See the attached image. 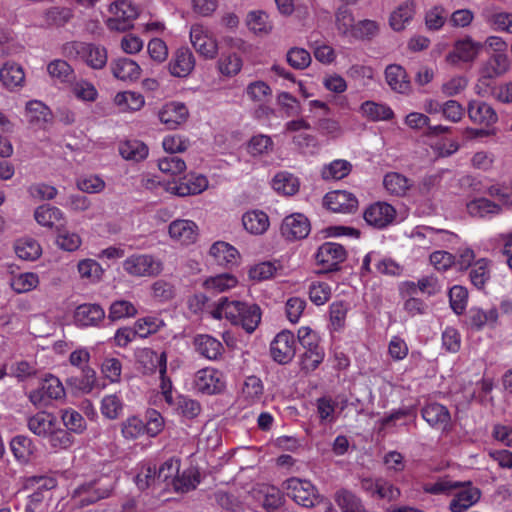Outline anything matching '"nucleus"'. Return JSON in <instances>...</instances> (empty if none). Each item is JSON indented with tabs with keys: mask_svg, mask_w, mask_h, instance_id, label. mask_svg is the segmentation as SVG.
Listing matches in <instances>:
<instances>
[{
	"mask_svg": "<svg viewBox=\"0 0 512 512\" xmlns=\"http://www.w3.org/2000/svg\"><path fill=\"white\" fill-rule=\"evenodd\" d=\"M213 319H227L231 324L241 326L247 333H253L262 318L261 308L255 303L230 301L221 297L216 306L210 311Z\"/></svg>",
	"mask_w": 512,
	"mask_h": 512,
	"instance_id": "nucleus-1",
	"label": "nucleus"
},
{
	"mask_svg": "<svg viewBox=\"0 0 512 512\" xmlns=\"http://www.w3.org/2000/svg\"><path fill=\"white\" fill-rule=\"evenodd\" d=\"M58 481L52 476H31L23 485V489L31 491L26 497L24 512H46L53 501L54 490Z\"/></svg>",
	"mask_w": 512,
	"mask_h": 512,
	"instance_id": "nucleus-2",
	"label": "nucleus"
},
{
	"mask_svg": "<svg viewBox=\"0 0 512 512\" xmlns=\"http://www.w3.org/2000/svg\"><path fill=\"white\" fill-rule=\"evenodd\" d=\"M63 54L75 61H80L94 70L103 69L108 60L107 50L104 46L83 42L71 41L63 46Z\"/></svg>",
	"mask_w": 512,
	"mask_h": 512,
	"instance_id": "nucleus-3",
	"label": "nucleus"
},
{
	"mask_svg": "<svg viewBox=\"0 0 512 512\" xmlns=\"http://www.w3.org/2000/svg\"><path fill=\"white\" fill-rule=\"evenodd\" d=\"M297 338L304 349L300 355V368L309 373L315 371L324 361L325 350L320 345L319 335L308 326H302L298 329Z\"/></svg>",
	"mask_w": 512,
	"mask_h": 512,
	"instance_id": "nucleus-4",
	"label": "nucleus"
},
{
	"mask_svg": "<svg viewBox=\"0 0 512 512\" xmlns=\"http://www.w3.org/2000/svg\"><path fill=\"white\" fill-rule=\"evenodd\" d=\"M282 489L289 498L304 508H312L321 501L318 489L310 480L290 477L282 483Z\"/></svg>",
	"mask_w": 512,
	"mask_h": 512,
	"instance_id": "nucleus-5",
	"label": "nucleus"
},
{
	"mask_svg": "<svg viewBox=\"0 0 512 512\" xmlns=\"http://www.w3.org/2000/svg\"><path fill=\"white\" fill-rule=\"evenodd\" d=\"M89 360L90 353L85 348L76 349L69 356L71 365L79 368L81 374L70 377L68 383L83 393L91 392L96 384V372L88 366Z\"/></svg>",
	"mask_w": 512,
	"mask_h": 512,
	"instance_id": "nucleus-6",
	"label": "nucleus"
},
{
	"mask_svg": "<svg viewBox=\"0 0 512 512\" xmlns=\"http://www.w3.org/2000/svg\"><path fill=\"white\" fill-rule=\"evenodd\" d=\"M103 481L104 478L100 477L78 485L71 494L74 505L83 508L107 498L112 488Z\"/></svg>",
	"mask_w": 512,
	"mask_h": 512,
	"instance_id": "nucleus-7",
	"label": "nucleus"
},
{
	"mask_svg": "<svg viewBox=\"0 0 512 512\" xmlns=\"http://www.w3.org/2000/svg\"><path fill=\"white\" fill-rule=\"evenodd\" d=\"M122 265L124 271L133 277H155L163 271L162 261L152 254H132Z\"/></svg>",
	"mask_w": 512,
	"mask_h": 512,
	"instance_id": "nucleus-8",
	"label": "nucleus"
},
{
	"mask_svg": "<svg viewBox=\"0 0 512 512\" xmlns=\"http://www.w3.org/2000/svg\"><path fill=\"white\" fill-rule=\"evenodd\" d=\"M65 397V389L62 382L49 374L40 383V386L31 390L28 394L30 402L37 408L48 407L53 400Z\"/></svg>",
	"mask_w": 512,
	"mask_h": 512,
	"instance_id": "nucleus-9",
	"label": "nucleus"
},
{
	"mask_svg": "<svg viewBox=\"0 0 512 512\" xmlns=\"http://www.w3.org/2000/svg\"><path fill=\"white\" fill-rule=\"evenodd\" d=\"M193 386L200 394L216 395L225 389V376L222 371L216 368L205 367L195 373Z\"/></svg>",
	"mask_w": 512,
	"mask_h": 512,
	"instance_id": "nucleus-10",
	"label": "nucleus"
},
{
	"mask_svg": "<svg viewBox=\"0 0 512 512\" xmlns=\"http://www.w3.org/2000/svg\"><path fill=\"white\" fill-rule=\"evenodd\" d=\"M112 17L107 20L110 30L127 31L133 27V21L138 16V9L126 0L116 1L110 5Z\"/></svg>",
	"mask_w": 512,
	"mask_h": 512,
	"instance_id": "nucleus-11",
	"label": "nucleus"
},
{
	"mask_svg": "<svg viewBox=\"0 0 512 512\" xmlns=\"http://www.w3.org/2000/svg\"><path fill=\"white\" fill-rule=\"evenodd\" d=\"M296 354V340L289 330L279 332L270 343V356L278 364L290 363Z\"/></svg>",
	"mask_w": 512,
	"mask_h": 512,
	"instance_id": "nucleus-12",
	"label": "nucleus"
},
{
	"mask_svg": "<svg viewBox=\"0 0 512 512\" xmlns=\"http://www.w3.org/2000/svg\"><path fill=\"white\" fill-rule=\"evenodd\" d=\"M347 257L346 249L343 245L334 242H325L315 254L316 262L325 272L339 270L340 264Z\"/></svg>",
	"mask_w": 512,
	"mask_h": 512,
	"instance_id": "nucleus-13",
	"label": "nucleus"
},
{
	"mask_svg": "<svg viewBox=\"0 0 512 512\" xmlns=\"http://www.w3.org/2000/svg\"><path fill=\"white\" fill-rule=\"evenodd\" d=\"M208 187V180L202 174L189 173L177 181L168 183L166 190L174 195L185 197L202 193Z\"/></svg>",
	"mask_w": 512,
	"mask_h": 512,
	"instance_id": "nucleus-14",
	"label": "nucleus"
},
{
	"mask_svg": "<svg viewBox=\"0 0 512 512\" xmlns=\"http://www.w3.org/2000/svg\"><path fill=\"white\" fill-rule=\"evenodd\" d=\"M190 41L194 49L206 59H214L218 53V44L209 30L202 24H193L190 28Z\"/></svg>",
	"mask_w": 512,
	"mask_h": 512,
	"instance_id": "nucleus-15",
	"label": "nucleus"
},
{
	"mask_svg": "<svg viewBox=\"0 0 512 512\" xmlns=\"http://www.w3.org/2000/svg\"><path fill=\"white\" fill-rule=\"evenodd\" d=\"M363 217L368 225L384 229L394 222L396 210L387 202H375L365 209Z\"/></svg>",
	"mask_w": 512,
	"mask_h": 512,
	"instance_id": "nucleus-16",
	"label": "nucleus"
},
{
	"mask_svg": "<svg viewBox=\"0 0 512 512\" xmlns=\"http://www.w3.org/2000/svg\"><path fill=\"white\" fill-rule=\"evenodd\" d=\"M310 230L311 225L308 218L301 213L286 216L280 227L282 236L289 241L306 238Z\"/></svg>",
	"mask_w": 512,
	"mask_h": 512,
	"instance_id": "nucleus-17",
	"label": "nucleus"
},
{
	"mask_svg": "<svg viewBox=\"0 0 512 512\" xmlns=\"http://www.w3.org/2000/svg\"><path fill=\"white\" fill-rule=\"evenodd\" d=\"M137 363L145 375H152L159 371L164 374L167 371V353L158 354L152 348H143L136 355Z\"/></svg>",
	"mask_w": 512,
	"mask_h": 512,
	"instance_id": "nucleus-18",
	"label": "nucleus"
},
{
	"mask_svg": "<svg viewBox=\"0 0 512 512\" xmlns=\"http://www.w3.org/2000/svg\"><path fill=\"white\" fill-rule=\"evenodd\" d=\"M482 48V44L466 36L454 43L453 50L446 56V61L452 65L459 62H472Z\"/></svg>",
	"mask_w": 512,
	"mask_h": 512,
	"instance_id": "nucleus-19",
	"label": "nucleus"
},
{
	"mask_svg": "<svg viewBox=\"0 0 512 512\" xmlns=\"http://www.w3.org/2000/svg\"><path fill=\"white\" fill-rule=\"evenodd\" d=\"M421 416L433 429L447 431L450 426V412L440 403L427 402L421 409Z\"/></svg>",
	"mask_w": 512,
	"mask_h": 512,
	"instance_id": "nucleus-20",
	"label": "nucleus"
},
{
	"mask_svg": "<svg viewBox=\"0 0 512 512\" xmlns=\"http://www.w3.org/2000/svg\"><path fill=\"white\" fill-rule=\"evenodd\" d=\"M324 205L333 212L352 213L358 207V200L351 192L336 190L325 195Z\"/></svg>",
	"mask_w": 512,
	"mask_h": 512,
	"instance_id": "nucleus-21",
	"label": "nucleus"
},
{
	"mask_svg": "<svg viewBox=\"0 0 512 512\" xmlns=\"http://www.w3.org/2000/svg\"><path fill=\"white\" fill-rule=\"evenodd\" d=\"M195 67V57L188 47H180L172 55L168 69L172 76L185 78Z\"/></svg>",
	"mask_w": 512,
	"mask_h": 512,
	"instance_id": "nucleus-22",
	"label": "nucleus"
},
{
	"mask_svg": "<svg viewBox=\"0 0 512 512\" xmlns=\"http://www.w3.org/2000/svg\"><path fill=\"white\" fill-rule=\"evenodd\" d=\"M498 318L499 313L496 307L488 310L471 307L466 314V324L474 331H482L486 326L494 328Z\"/></svg>",
	"mask_w": 512,
	"mask_h": 512,
	"instance_id": "nucleus-23",
	"label": "nucleus"
},
{
	"mask_svg": "<svg viewBox=\"0 0 512 512\" xmlns=\"http://www.w3.org/2000/svg\"><path fill=\"white\" fill-rule=\"evenodd\" d=\"M467 113L469 119L477 125L490 127L498 121L495 109L481 100H471L468 103Z\"/></svg>",
	"mask_w": 512,
	"mask_h": 512,
	"instance_id": "nucleus-24",
	"label": "nucleus"
},
{
	"mask_svg": "<svg viewBox=\"0 0 512 512\" xmlns=\"http://www.w3.org/2000/svg\"><path fill=\"white\" fill-rule=\"evenodd\" d=\"M158 116L161 123L168 129H176L186 122L189 111L184 103L172 101L163 105Z\"/></svg>",
	"mask_w": 512,
	"mask_h": 512,
	"instance_id": "nucleus-25",
	"label": "nucleus"
},
{
	"mask_svg": "<svg viewBox=\"0 0 512 512\" xmlns=\"http://www.w3.org/2000/svg\"><path fill=\"white\" fill-rule=\"evenodd\" d=\"M168 232L173 240L183 245H190L198 237V226L191 220L177 219L170 223Z\"/></svg>",
	"mask_w": 512,
	"mask_h": 512,
	"instance_id": "nucleus-26",
	"label": "nucleus"
},
{
	"mask_svg": "<svg viewBox=\"0 0 512 512\" xmlns=\"http://www.w3.org/2000/svg\"><path fill=\"white\" fill-rule=\"evenodd\" d=\"M193 344L197 353L211 361L219 360L225 351L223 344L208 334L196 335Z\"/></svg>",
	"mask_w": 512,
	"mask_h": 512,
	"instance_id": "nucleus-27",
	"label": "nucleus"
},
{
	"mask_svg": "<svg viewBox=\"0 0 512 512\" xmlns=\"http://www.w3.org/2000/svg\"><path fill=\"white\" fill-rule=\"evenodd\" d=\"M57 418L47 411H39L27 420L28 429L39 437L46 438L57 425Z\"/></svg>",
	"mask_w": 512,
	"mask_h": 512,
	"instance_id": "nucleus-28",
	"label": "nucleus"
},
{
	"mask_svg": "<svg viewBox=\"0 0 512 512\" xmlns=\"http://www.w3.org/2000/svg\"><path fill=\"white\" fill-rule=\"evenodd\" d=\"M359 112L371 122L390 121L395 116L389 105L371 100L364 101L360 105Z\"/></svg>",
	"mask_w": 512,
	"mask_h": 512,
	"instance_id": "nucleus-29",
	"label": "nucleus"
},
{
	"mask_svg": "<svg viewBox=\"0 0 512 512\" xmlns=\"http://www.w3.org/2000/svg\"><path fill=\"white\" fill-rule=\"evenodd\" d=\"M105 317L104 309L98 304L79 305L74 314L75 322L79 326H95Z\"/></svg>",
	"mask_w": 512,
	"mask_h": 512,
	"instance_id": "nucleus-30",
	"label": "nucleus"
},
{
	"mask_svg": "<svg viewBox=\"0 0 512 512\" xmlns=\"http://www.w3.org/2000/svg\"><path fill=\"white\" fill-rule=\"evenodd\" d=\"M209 254L214 258L218 265L227 267L236 265L240 256L235 247L224 241L215 242L211 246Z\"/></svg>",
	"mask_w": 512,
	"mask_h": 512,
	"instance_id": "nucleus-31",
	"label": "nucleus"
},
{
	"mask_svg": "<svg viewBox=\"0 0 512 512\" xmlns=\"http://www.w3.org/2000/svg\"><path fill=\"white\" fill-rule=\"evenodd\" d=\"M111 70L114 77L122 81H135L141 75L138 63L126 57L114 60L111 63Z\"/></svg>",
	"mask_w": 512,
	"mask_h": 512,
	"instance_id": "nucleus-32",
	"label": "nucleus"
},
{
	"mask_svg": "<svg viewBox=\"0 0 512 512\" xmlns=\"http://www.w3.org/2000/svg\"><path fill=\"white\" fill-rule=\"evenodd\" d=\"M34 218L37 223L44 227H64V216L62 211L49 204L39 206L34 212Z\"/></svg>",
	"mask_w": 512,
	"mask_h": 512,
	"instance_id": "nucleus-33",
	"label": "nucleus"
},
{
	"mask_svg": "<svg viewBox=\"0 0 512 512\" xmlns=\"http://www.w3.org/2000/svg\"><path fill=\"white\" fill-rule=\"evenodd\" d=\"M443 234L450 236L445 229L419 225L412 230L411 237L421 248L430 249L433 245H439V237Z\"/></svg>",
	"mask_w": 512,
	"mask_h": 512,
	"instance_id": "nucleus-34",
	"label": "nucleus"
},
{
	"mask_svg": "<svg viewBox=\"0 0 512 512\" xmlns=\"http://www.w3.org/2000/svg\"><path fill=\"white\" fill-rule=\"evenodd\" d=\"M0 80L10 91L23 86L25 74L22 67L16 63H5L0 69Z\"/></svg>",
	"mask_w": 512,
	"mask_h": 512,
	"instance_id": "nucleus-35",
	"label": "nucleus"
},
{
	"mask_svg": "<svg viewBox=\"0 0 512 512\" xmlns=\"http://www.w3.org/2000/svg\"><path fill=\"white\" fill-rule=\"evenodd\" d=\"M510 67V59L506 53H493L482 67V75L495 78L505 74Z\"/></svg>",
	"mask_w": 512,
	"mask_h": 512,
	"instance_id": "nucleus-36",
	"label": "nucleus"
},
{
	"mask_svg": "<svg viewBox=\"0 0 512 512\" xmlns=\"http://www.w3.org/2000/svg\"><path fill=\"white\" fill-rule=\"evenodd\" d=\"M415 14V3L411 0L403 2L394 10L389 19L391 28L394 31L403 30L407 24L413 19Z\"/></svg>",
	"mask_w": 512,
	"mask_h": 512,
	"instance_id": "nucleus-37",
	"label": "nucleus"
},
{
	"mask_svg": "<svg viewBox=\"0 0 512 512\" xmlns=\"http://www.w3.org/2000/svg\"><path fill=\"white\" fill-rule=\"evenodd\" d=\"M385 78L390 88L398 93H405L410 87L406 71L400 65H388L385 69Z\"/></svg>",
	"mask_w": 512,
	"mask_h": 512,
	"instance_id": "nucleus-38",
	"label": "nucleus"
},
{
	"mask_svg": "<svg viewBox=\"0 0 512 512\" xmlns=\"http://www.w3.org/2000/svg\"><path fill=\"white\" fill-rule=\"evenodd\" d=\"M272 187L278 193L291 196L299 191L300 182L299 179L292 173L282 171L273 177Z\"/></svg>",
	"mask_w": 512,
	"mask_h": 512,
	"instance_id": "nucleus-39",
	"label": "nucleus"
},
{
	"mask_svg": "<svg viewBox=\"0 0 512 512\" xmlns=\"http://www.w3.org/2000/svg\"><path fill=\"white\" fill-rule=\"evenodd\" d=\"M242 223L249 233L259 235L269 227V218L263 211H249L242 216Z\"/></svg>",
	"mask_w": 512,
	"mask_h": 512,
	"instance_id": "nucleus-40",
	"label": "nucleus"
},
{
	"mask_svg": "<svg viewBox=\"0 0 512 512\" xmlns=\"http://www.w3.org/2000/svg\"><path fill=\"white\" fill-rule=\"evenodd\" d=\"M10 449L20 463H28L34 452L35 446L28 436L16 435L10 441Z\"/></svg>",
	"mask_w": 512,
	"mask_h": 512,
	"instance_id": "nucleus-41",
	"label": "nucleus"
},
{
	"mask_svg": "<svg viewBox=\"0 0 512 512\" xmlns=\"http://www.w3.org/2000/svg\"><path fill=\"white\" fill-rule=\"evenodd\" d=\"M490 264L491 261L482 258L475 261L473 266L470 268V281L472 285L478 290L484 289L486 283L491 278Z\"/></svg>",
	"mask_w": 512,
	"mask_h": 512,
	"instance_id": "nucleus-42",
	"label": "nucleus"
},
{
	"mask_svg": "<svg viewBox=\"0 0 512 512\" xmlns=\"http://www.w3.org/2000/svg\"><path fill=\"white\" fill-rule=\"evenodd\" d=\"M480 498L477 488H468L458 492L450 502L451 512H464L474 505Z\"/></svg>",
	"mask_w": 512,
	"mask_h": 512,
	"instance_id": "nucleus-43",
	"label": "nucleus"
},
{
	"mask_svg": "<svg viewBox=\"0 0 512 512\" xmlns=\"http://www.w3.org/2000/svg\"><path fill=\"white\" fill-rule=\"evenodd\" d=\"M352 171V164L344 159H336L325 165L321 170L324 180H341Z\"/></svg>",
	"mask_w": 512,
	"mask_h": 512,
	"instance_id": "nucleus-44",
	"label": "nucleus"
},
{
	"mask_svg": "<svg viewBox=\"0 0 512 512\" xmlns=\"http://www.w3.org/2000/svg\"><path fill=\"white\" fill-rule=\"evenodd\" d=\"M246 22L249 30L256 35H267L272 30L268 14L261 10L249 12Z\"/></svg>",
	"mask_w": 512,
	"mask_h": 512,
	"instance_id": "nucleus-45",
	"label": "nucleus"
},
{
	"mask_svg": "<svg viewBox=\"0 0 512 512\" xmlns=\"http://www.w3.org/2000/svg\"><path fill=\"white\" fill-rule=\"evenodd\" d=\"M114 102L122 111H139L145 104L143 95L132 91L117 93Z\"/></svg>",
	"mask_w": 512,
	"mask_h": 512,
	"instance_id": "nucleus-46",
	"label": "nucleus"
},
{
	"mask_svg": "<svg viewBox=\"0 0 512 512\" xmlns=\"http://www.w3.org/2000/svg\"><path fill=\"white\" fill-rule=\"evenodd\" d=\"M148 151L139 140H127L119 145V153L126 160L141 161L148 156Z\"/></svg>",
	"mask_w": 512,
	"mask_h": 512,
	"instance_id": "nucleus-47",
	"label": "nucleus"
},
{
	"mask_svg": "<svg viewBox=\"0 0 512 512\" xmlns=\"http://www.w3.org/2000/svg\"><path fill=\"white\" fill-rule=\"evenodd\" d=\"M349 306L344 301H334L329 306V321L331 331L340 332L346 324Z\"/></svg>",
	"mask_w": 512,
	"mask_h": 512,
	"instance_id": "nucleus-48",
	"label": "nucleus"
},
{
	"mask_svg": "<svg viewBox=\"0 0 512 512\" xmlns=\"http://www.w3.org/2000/svg\"><path fill=\"white\" fill-rule=\"evenodd\" d=\"M16 255L23 260L34 261L42 253L40 244L33 238H22L15 244Z\"/></svg>",
	"mask_w": 512,
	"mask_h": 512,
	"instance_id": "nucleus-49",
	"label": "nucleus"
},
{
	"mask_svg": "<svg viewBox=\"0 0 512 512\" xmlns=\"http://www.w3.org/2000/svg\"><path fill=\"white\" fill-rule=\"evenodd\" d=\"M335 501L342 512H366L360 498L348 490L338 491L335 495Z\"/></svg>",
	"mask_w": 512,
	"mask_h": 512,
	"instance_id": "nucleus-50",
	"label": "nucleus"
},
{
	"mask_svg": "<svg viewBox=\"0 0 512 512\" xmlns=\"http://www.w3.org/2000/svg\"><path fill=\"white\" fill-rule=\"evenodd\" d=\"M50 109L41 101L32 100L26 105V117L31 124L41 125L49 121Z\"/></svg>",
	"mask_w": 512,
	"mask_h": 512,
	"instance_id": "nucleus-51",
	"label": "nucleus"
},
{
	"mask_svg": "<svg viewBox=\"0 0 512 512\" xmlns=\"http://www.w3.org/2000/svg\"><path fill=\"white\" fill-rule=\"evenodd\" d=\"M385 189L392 195L403 196L410 187L409 180L397 172L387 173L383 180Z\"/></svg>",
	"mask_w": 512,
	"mask_h": 512,
	"instance_id": "nucleus-52",
	"label": "nucleus"
},
{
	"mask_svg": "<svg viewBox=\"0 0 512 512\" xmlns=\"http://www.w3.org/2000/svg\"><path fill=\"white\" fill-rule=\"evenodd\" d=\"M467 209L472 216L485 217L488 214H498L501 207L487 198H478L468 203Z\"/></svg>",
	"mask_w": 512,
	"mask_h": 512,
	"instance_id": "nucleus-53",
	"label": "nucleus"
},
{
	"mask_svg": "<svg viewBox=\"0 0 512 512\" xmlns=\"http://www.w3.org/2000/svg\"><path fill=\"white\" fill-rule=\"evenodd\" d=\"M61 419L63 424L70 432L81 434L86 429V421L78 411L67 408L61 411Z\"/></svg>",
	"mask_w": 512,
	"mask_h": 512,
	"instance_id": "nucleus-54",
	"label": "nucleus"
},
{
	"mask_svg": "<svg viewBox=\"0 0 512 512\" xmlns=\"http://www.w3.org/2000/svg\"><path fill=\"white\" fill-rule=\"evenodd\" d=\"M335 22L340 34L348 37L352 36V30L356 23L352 11L347 6L338 8L335 14Z\"/></svg>",
	"mask_w": 512,
	"mask_h": 512,
	"instance_id": "nucleus-55",
	"label": "nucleus"
},
{
	"mask_svg": "<svg viewBox=\"0 0 512 512\" xmlns=\"http://www.w3.org/2000/svg\"><path fill=\"white\" fill-rule=\"evenodd\" d=\"M238 283L237 278L229 273H223L205 280L204 287L215 292H224L234 288Z\"/></svg>",
	"mask_w": 512,
	"mask_h": 512,
	"instance_id": "nucleus-56",
	"label": "nucleus"
},
{
	"mask_svg": "<svg viewBox=\"0 0 512 512\" xmlns=\"http://www.w3.org/2000/svg\"><path fill=\"white\" fill-rule=\"evenodd\" d=\"M47 71L52 78H56L62 83L70 82L74 76L71 65L62 59L51 61L47 66Z\"/></svg>",
	"mask_w": 512,
	"mask_h": 512,
	"instance_id": "nucleus-57",
	"label": "nucleus"
},
{
	"mask_svg": "<svg viewBox=\"0 0 512 512\" xmlns=\"http://www.w3.org/2000/svg\"><path fill=\"white\" fill-rule=\"evenodd\" d=\"M274 146L270 136L265 134L254 135L247 144V152L252 156L268 154Z\"/></svg>",
	"mask_w": 512,
	"mask_h": 512,
	"instance_id": "nucleus-58",
	"label": "nucleus"
},
{
	"mask_svg": "<svg viewBox=\"0 0 512 512\" xmlns=\"http://www.w3.org/2000/svg\"><path fill=\"white\" fill-rule=\"evenodd\" d=\"M135 305L127 300H116L109 308V319L112 321L134 317L137 314Z\"/></svg>",
	"mask_w": 512,
	"mask_h": 512,
	"instance_id": "nucleus-59",
	"label": "nucleus"
},
{
	"mask_svg": "<svg viewBox=\"0 0 512 512\" xmlns=\"http://www.w3.org/2000/svg\"><path fill=\"white\" fill-rule=\"evenodd\" d=\"M100 410L105 418L117 419L123 410V402L116 394L106 395L101 400Z\"/></svg>",
	"mask_w": 512,
	"mask_h": 512,
	"instance_id": "nucleus-60",
	"label": "nucleus"
},
{
	"mask_svg": "<svg viewBox=\"0 0 512 512\" xmlns=\"http://www.w3.org/2000/svg\"><path fill=\"white\" fill-rule=\"evenodd\" d=\"M57 231L56 243L60 249L68 252H74L79 249L82 239L77 233L65 230L63 227L58 228Z\"/></svg>",
	"mask_w": 512,
	"mask_h": 512,
	"instance_id": "nucleus-61",
	"label": "nucleus"
},
{
	"mask_svg": "<svg viewBox=\"0 0 512 512\" xmlns=\"http://www.w3.org/2000/svg\"><path fill=\"white\" fill-rule=\"evenodd\" d=\"M39 284L38 275L32 272L21 273L12 278L11 287L16 293L33 290Z\"/></svg>",
	"mask_w": 512,
	"mask_h": 512,
	"instance_id": "nucleus-62",
	"label": "nucleus"
},
{
	"mask_svg": "<svg viewBox=\"0 0 512 512\" xmlns=\"http://www.w3.org/2000/svg\"><path fill=\"white\" fill-rule=\"evenodd\" d=\"M164 325V322L159 317L155 316H147L138 319L134 327L138 336L141 338H145L150 334H154L159 331V329Z\"/></svg>",
	"mask_w": 512,
	"mask_h": 512,
	"instance_id": "nucleus-63",
	"label": "nucleus"
},
{
	"mask_svg": "<svg viewBox=\"0 0 512 512\" xmlns=\"http://www.w3.org/2000/svg\"><path fill=\"white\" fill-rule=\"evenodd\" d=\"M379 32V25L374 20H361L356 23L352 30V38L357 40H370Z\"/></svg>",
	"mask_w": 512,
	"mask_h": 512,
	"instance_id": "nucleus-64",
	"label": "nucleus"
}]
</instances>
